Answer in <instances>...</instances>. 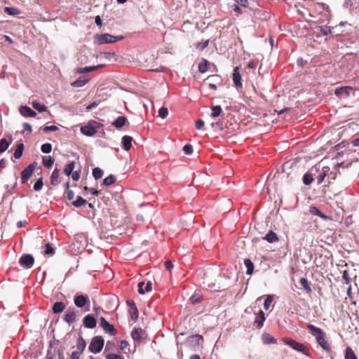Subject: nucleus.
I'll use <instances>...</instances> for the list:
<instances>
[{"label": "nucleus", "mask_w": 359, "mask_h": 359, "mask_svg": "<svg viewBox=\"0 0 359 359\" xmlns=\"http://www.w3.org/2000/svg\"><path fill=\"white\" fill-rule=\"evenodd\" d=\"M273 296L272 295H267L264 302V308L265 310H268L269 307L271 306V304L273 302Z\"/></svg>", "instance_id": "46"}, {"label": "nucleus", "mask_w": 359, "mask_h": 359, "mask_svg": "<svg viewBox=\"0 0 359 359\" xmlns=\"http://www.w3.org/2000/svg\"><path fill=\"white\" fill-rule=\"evenodd\" d=\"M34 163L29 164L26 168H25L21 172L22 182H26L32 176L34 170Z\"/></svg>", "instance_id": "12"}, {"label": "nucleus", "mask_w": 359, "mask_h": 359, "mask_svg": "<svg viewBox=\"0 0 359 359\" xmlns=\"http://www.w3.org/2000/svg\"><path fill=\"white\" fill-rule=\"evenodd\" d=\"M93 175L95 180L100 179L103 175V171L100 168H95L93 170Z\"/></svg>", "instance_id": "45"}, {"label": "nucleus", "mask_w": 359, "mask_h": 359, "mask_svg": "<svg viewBox=\"0 0 359 359\" xmlns=\"http://www.w3.org/2000/svg\"><path fill=\"white\" fill-rule=\"evenodd\" d=\"M66 194H67V198L69 201L73 200V198L74 197V193L73 191L68 189L67 191L66 192Z\"/></svg>", "instance_id": "61"}, {"label": "nucleus", "mask_w": 359, "mask_h": 359, "mask_svg": "<svg viewBox=\"0 0 359 359\" xmlns=\"http://www.w3.org/2000/svg\"><path fill=\"white\" fill-rule=\"evenodd\" d=\"M133 138L128 135H124L122 137L123 147L126 151H129L132 147Z\"/></svg>", "instance_id": "22"}, {"label": "nucleus", "mask_w": 359, "mask_h": 359, "mask_svg": "<svg viewBox=\"0 0 359 359\" xmlns=\"http://www.w3.org/2000/svg\"><path fill=\"white\" fill-rule=\"evenodd\" d=\"M209 67V62L205 59H202L198 65V71L201 73H205L208 71Z\"/></svg>", "instance_id": "31"}, {"label": "nucleus", "mask_w": 359, "mask_h": 359, "mask_svg": "<svg viewBox=\"0 0 359 359\" xmlns=\"http://www.w3.org/2000/svg\"><path fill=\"white\" fill-rule=\"evenodd\" d=\"M81 356L80 352L73 351L70 355V359H79Z\"/></svg>", "instance_id": "64"}, {"label": "nucleus", "mask_w": 359, "mask_h": 359, "mask_svg": "<svg viewBox=\"0 0 359 359\" xmlns=\"http://www.w3.org/2000/svg\"><path fill=\"white\" fill-rule=\"evenodd\" d=\"M20 114L25 117H34L36 113L33 111L30 107L27 106L21 107L20 109Z\"/></svg>", "instance_id": "19"}, {"label": "nucleus", "mask_w": 359, "mask_h": 359, "mask_svg": "<svg viewBox=\"0 0 359 359\" xmlns=\"http://www.w3.org/2000/svg\"><path fill=\"white\" fill-rule=\"evenodd\" d=\"M88 79L80 77L71 83V86L75 88L82 87L87 83Z\"/></svg>", "instance_id": "30"}, {"label": "nucleus", "mask_w": 359, "mask_h": 359, "mask_svg": "<svg viewBox=\"0 0 359 359\" xmlns=\"http://www.w3.org/2000/svg\"><path fill=\"white\" fill-rule=\"evenodd\" d=\"M127 122L126 116H118L113 123L112 125L116 128L119 129L123 127Z\"/></svg>", "instance_id": "27"}, {"label": "nucleus", "mask_w": 359, "mask_h": 359, "mask_svg": "<svg viewBox=\"0 0 359 359\" xmlns=\"http://www.w3.org/2000/svg\"><path fill=\"white\" fill-rule=\"evenodd\" d=\"M142 330L141 329H135L131 333V337L135 341H140Z\"/></svg>", "instance_id": "41"}, {"label": "nucleus", "mask_w": 359, "mask_h": 359, "mask_svg": "<svg viewBox=\"0 0 359 359\" xmlns=\"http://www.w3.org/2000/svg\"><path fill=\"white\" fill-rule=\"evenodd\" d=\"M123 39V36H115L109 34H103L96 36V41L98 44L111 43Z\"/></svg>", "instance_id": "5"}, {"label": "nucleus", "mask_w": 359, "mask_h": 359, "mask_svg": "<svg viewBox=\"0 0 359 359\" xmlns=\"http://www.w3.org/2000/svg\"><path fill=\"white\" fill-rule=\"evenodd\" d=\"M330 169L328 166H324L322 168L320 173L316 177L317 183L318 184H321L323 182L325 177L327 175V173L330 171Z\"/></svg>", "instance_id": "24"}, {"label": "nucleus", "mask_w": 359, "mask_h": 359, "mask_svg": "<svg viewBox=\"0 0 359 359\" xmlns=\"http://www.w3.org/2000/svg\"><path fill=\"white\" fill-rule=\"evenodd\" d=\"M100 325L102 327L105 332L109 334L110 335L114 336L117 333V331L114 328V325L110 324L103 317L100 318Z\"/></svg>", "instance_id": "8"}, {"label": "nucleus", "mask_w": 359, "mask_h": 359, "mask_svg": "<svg viewBox=\"0 0 359 359\" xmlns=\"http://www.w3.org/2000/svg\"><path fill=\"white\" fill-rule=\"evenodd\" d=\"M232 79L234 83V86L236 88V89H241L243 87V84L241 81V75L240 74L238 67H236L233 69Z\"/></svg>", "instance_id": "10"}, {"label": "nucleus", "mask_w": 359, "mask_h": 359, "mask_svg": "<svg viewBox=\"0 0 359 359\" xmlns=\"http://www.w3.org/2000/svg\"><path fill=\"white\" fill-rule=\"evenodd\" d=\"M280 179V174H276L274 175L273 177L268 182V186H270L271 183H273L274 185L276 184L279 180Z\"/></svg>", "instance_id": "53"}, {"label": "nucleus", "mask_w": 359, "mask_h": 359, "mask_svg": "<svg viewBox=\"0 0 359 359\" xmlns=\"http://www.w3.org/2000/svg\"><path fill=\"white\" fill-rule=\"evenodd\" d=\"M4 11L7 14H9L11 15H16L20 13L19 10L14 7H6L4 8Z\"/></svg>", "instance_id": "44"}, {"label": "nucleus", "mask_w": 359, "mask_h": 359, "mask_svg": "<svg viewBox=\"0 0 359 359\" xmlns=\"http://www.w3.org/2000/svg\"><path fill=\"white\" fill-rule=\"evenodd\" d=\"M211 109L212 111L211 114L212 118L218 117L221 114L222 111L221 107L219 105L212 107Z\"/></svg>", "instance_id": "38"}, {"label": "nucleus", "mask_w": 359, "mask_h": 359, "mask_svg": "<svg viewBox=\"0 0 359 359\" xmlns=\"http://www.w3.org/2000/svg\"><path fill=\"white\" fill-rule=\"evenodd\" d=\"M128 306H130V313L132 319L136 320L138 318L139 312L135 306V304L133 302H127Z\"/></svg>", "instance_id": "21"}, {"label": "nucleus", "mask_w": 359, "mask_h": 359, "mask_svg": "<svg viewBox=\"0 0 359 359\" xmlns=\"http://www.w3.org/2000/svg\"><path fill=\"white\" fill-rule=\"evenodd\" d=\"M52 150V145L50 143H46L42 144L41 151L45 154H49Z\"/></svg>", "instance_id": "50"}, {"label": "nucleus", "mask_w": 359, "mask_h": 359, "mask_svg": "<svg viewBox=\"0 0 359 359\" xmlns=\"http://www.w3.org/2000/svg\"><path fill=\"white\" fill-rule=\"evenodd\" d=\"M283 341L285 344L292 347L293 349L297 350L299 352H302L303 353H305L307 351V348L306 346H304L303 344L296 341L294 339H290V338H284L283 339Z\"/></svg>", "instance_id": "6"}, {"label": "nucleus", "mask_w": 359, "mask_h": 359, "mask_svg": "<svg viewBox=\"0 0 359 359\" xmlns=\"http://www.w3.org/2000/svg\"><path fill=\"white\" fill-rule=\"evenodd\" d=\"M60 170L55 168L50 176V184L53 186L57 185L60 182Z\"/></svg>", "instance_id": "25"}, {"label": "nucleus", "mask_w": 359, "mask_h": 359, "mask_svg": "<svg viewBox=\"0 0 359 359\" xmlns=\"http://www.w3.org/2000/svg\"><path fill=\"white\" fill-rule=\"evenodd\" d=\"M34 262V259L33 256L29 254L22 255L19 259L20 264L26 269L31 268L33 266Z\"/></svg>", "instance_id": "9"}, {"label": "nucleus", "mask_w": 359, "mask_h": 359, "mask_svg": "<svg viewBox=\"0 0 359 359\" xmlns=\"http://www.w3.org/2000/svg\"><path fill=\"white\" fill-rule=\"evenodd\" d=\"M306 328L309 330L310 333L316 337L318 344L323 350L327 352L331 351L330 346L325 339V333L322 329L311 324H307Z\"/></svg>", "instance_id": "2"}, {"label": "nucleus", "mask_w": 359, "mask_h": 359, "mask_svg": "<svg viewBox=\"0 0 359 359\" xmlns=\"http://www.w3.org/2000/svg\"><path fill=\"white\" fill-rule=\"evenodd\" d=\"M168 110L167 108L165 107H161L158 110V116L162 118H165L168 116Z\"/></svg>", "instance_id": "51"}, {"label": "nucleus", "mask_w": 359, "mask_h": 359, "mask_svg": "<svg viewBox=\"0 0 359 359\" xmlns=\"http://www.w3.org/2000/svg\"><path fill=\"white\" fill-rule=\"evenodd\" d=\"M313 12L321 14L324 19L328 20L330 17L329 6L325 4L316 3L313 5Z\"/></svg>", "instance_id": "7"}, {"label": "nucleus", "mask_w": 359, "mask_h": 359, "mask_svg": "<svg viewBox=\"0 0 359 359\" xmlns=\"http://www.w3.org/2000/svg\"><path fill=\"white\" fill-rule=\"evenodd\" d=\"M55 253V250L52 247L50 243H46V250L44 251L45 255H53Z\"/></svg>", "instance_id": "48"}, {"label": "nucleus", "mask_w": 359, "mask_h": 359, "mask_svg": "<svg viewBox=\"0 0 359 359\" xmlns=\"http://www.w3.org/2000/svg\"><path fill=\"white\" fill-rule=\"evenodd\" d=\"M54 163V160L50 156H44L43 157V164L48 167L50 168Z\"/></svg>", "instance_id": "43"}, {"label": "nucleus", "mask_w": 359, "mask_h": 359, "mask_svg": "<svg viewBox=\"0 0 359 359\" xmlns=\"http://www.w3.org/2000/svg\"><path fill=\"white\" fill-rule=\"evenodd\" d=\"M11 142V138L9 141L6 140L5 138L0 140V153L4 152L8 148Z\"/></svg>", "instance_id": "32"}, {"label": "nucleus", "mask_w": 359, "mask_h": 359, "mask_svg": "<svg viewBox=\"0 0 359 359\" xmlns=\"http://www.w3.org/2000/svg\"><path fill=\"white\" fill-rule=\"evenodd\" d=\"M77 313L74 309H69L64 316V320L69 325L74 323L76 321Z\"/></svg>", "instance_id": "13"}, {"label": "nucleus", "mask_w": 359, "mask_h": 359, "mask_svg": "<svg viewBox=\"0 0 359 359\" xmlns=\"http://www.w3.org/2000/svg\"><path fill=\"white\" fill-rule=\"evenodd\" d=\"M183 151L186 154H191L193 152V147L191 144H186L183 147Z\"/></svg>", "instance_id": "57"}, {"label": "nucleus", "mask_w": 359, "mask_h": 359, "mask_svg": "<svg viewBox=\"0 0 359 359\" xmlns=\"http://www.w3.org/2000/svg\"><path fill=\"white\" fill-rule=\"evenodd\" d=\"M209 45V39H207L204 41L197 43L196 44V48L199 50H203L206 47Z\"/></svg>", "instance_id": "47"}, {"label": "nucleus", "mask_w": 359, "mask_h": 359, "mask_svg": "<svg viewBox=\"0 0 359 359\" xmlns=\"http://www.w3.org/2000/svg\"><path fill=\"white\" fill-rule=\"evenodd\" d=\"M58 130V128L56 126H45L43 128V131L44 133H48V132H54Z\"/></svg>", "instance_id": "56"}, {"label": "nucleus", "mask_w": 359, "mask_h": 359, "mask_svg": "<svg viewBox=\"0 0 359 359\" xmlns=\"http://www.w3.org/2000/svg\"><path fill=\"white\" fill-rule=\"evenodd\" d=\"M43 187V178L42 177H40L39 179L37 180V181L35 182L34 185V189L35 191H39Z\"/></svg>", "instance_id": "52"}, {"label": "nucleus", "mask_w": 359, "mask_h": 359, "mask_svg": "<svg viewBox=\"0 0 359 359\" xmlns=\"http://www.w3.org/2000/svg\"><path fill=\"white\" fill-rule=\"evenodd\" d=\"M208 88L212 90H216L217 87L223 86V79L218 74L210 75L204 81Z\"/></svg>", "instance_id": "3"}, {"label": "nucleus", "mask_w": 359, "mask_h": 359, "mask_svg": "<svg viewBox=\"0 0 359 359\" xmlns=\"http://www.w3.org/2000/svg\"><path fill=\"white\" fill-rule=\"evenodd\" d=\"M81 132L86 136H93L96 133L97 130L95 127L88 125L82 126L81 128Z\"/></svg>", "instance_id": "20"}, {"label": "nucleus", "mask_w": 359, "mask_h": 359, "mask_svg": "<svg viewBox=\"0 0 359 359\" xmlns=\"http://www.w3.org/2000/svg\"><path fill=\"white\" fill-rule=\"evenodd\" d=\"M317 172L318 169L316 167L312 168L309 172L304 174L303 177V183L305 185H310L314 180L313 175Z\"/></svg>", "instance_id": "14"}, {"label": "nucleus", "mask_w": 359, "mask_h": 359, "mask_svg": "<svg viewBox=\"0 0 359 359\" xmlns=\"http://www.w3.org/2000/svg\"><path fill=\"white\" fill-rule=\"evenodd\" d=\"M138 292L141 294H144L146 292H150L152 289V283L151 281H148L147 284L144 282H140L137 285Z\"/></svg>", "instance_id": "17"}, {"label": "nucleus", "mask_w": 359, "mask_h": 359, "mask_svg": "<svg viewBox=\"0 0 359 359\" xmlns=\"http://www.w3.org/2000/svg\"><path fill=\"white\" fill-rule=\"evenodd\" d=\"M190 300L192 304L198 303L201 301V296L198 294H194L191 297Z\"/></svg>", "instance_id": "54"}, {"label": "nucleus", "mask_w": 359, "mask_h": 359, "mask_svg": "<svg viewBox=\"0 0 359 359\" xmlns=\"http://www.w3.org/2000/svg\"><path fill=\"white\" fill-rule=\"evenodd\" d=\"M104 339L100 336H96L93 338L89 346L88 349L90 352L93 353H100L104 346Z\"/></svg>", "instance_id": "4"}, {"label": "nucleus", "mask_w": 359, "mask_h": 359, "mask_svg": "<svg viewBox=\"0 0 359 359\" xmlns=\"http://www.w3.org/2000/svg\"><path fill=\"white\" fill-rule=\"evenodd\" d=\"M32 104V107L39 112L45 111L47 109V107L44 104H41L36 101H33Z\"/></svg>", "instance_id": "39"}, {"label": "nucleus", "mask_w": 359, "mask_h": 359, "mask_svg": "<svg viewBox=\"0 0 359 359\" xmlns=\"http://www.w3.org/2000/svg\"><path fill=\"white\" fill-rule=\"evenodd\" d=\"M74 165H75V163L74 161L68 163L65 169H64V172L67 175V176H69L72 173V171L74 168Z\"/></svg>", "instance_id": "40"}, {"label": "nucleus", "mask_w": 359, "mask_h": 359, "mask_svg": "<svg viewBox=\"0 0 359 359\" xmlns=\"http://www.w3.org/2000/svg\"><path fill=\"white\" fill-rule=\"evenodd\" d=\"M260 302L261 297H259L256 299L252 306L248 307L245 310V312L247 313L252 312L256 315L254 320V325L258 330H260L263 327L264 323L266 320L264 313L260 309Z\"/></svg>", "instance_id": "1"}, {"label": "nucleus", "mask_w": 359, "mask_h": 359, "mask_svg": "<svg viewBox=\"0 0 359 359\" xmlns=\"http://www.w3.org/2000/svg\"><path fill=\"white\" fill-rule=\"evenodd\" d=\"M264 238L269 243H273L278 240L277 235L273 231L268 233Z\"/></svg>", "instance_id": "36"}, {"label": "nucleus", "mask_w": 359, "mask_h": 359, "mask_svg": "<svg viewBox=\"0 0 359 359\" xmlns=\"http://www.w3.org/2000/svg\"><path fill=\"white\" fill-rule=\"evenodd\" d=\"M83 325L86 327L93 329L96 327L97 321L91 315H87L83 318Z\"/></svg>", "instance_id": "16"}, {"label": "nucleus", "mask_w": 359, "mask_h": 359, "mask_svg": "<svg viewBox=\"0 0 359 359\" xmlns=\"http://www.w3.org/2000/svg\"><path fill=\"white\" fill-rule=\"evenodd\" d=\"M264 341L267 344H275V343H276V339L273 337H272L271 335H270L269 334H267L264 337Z\"/></svg>", "instance_id": "55"}, {"label": "nucleus", "mask_w": 359, "mask_h": 359, "mask_svg": "<svg viewBox=\"0 0 359 359\" xmlns=\"http://www.w3.org/2000/svg\"><path fill=\"white\" fill-rule=\"evenodd\" d=\"M165 267L167 270L170 271L173 268V264L171 261L168 260L165 262Z\"/></svg>", "instance_id": "62"}, {"label": "nucleus", "mask_w": 359, "mask_h": 359, "mask_svg": "<svg viewBox=\"0 0 359 359\" xmlns=\"http://www.w3.org/2000/svg\"><path fill=\"white\" fill-rule=\"evenodd\" d=\"M103 67H104V65H97V66H92V67H83V68H79V69H76V72L79 73V74L87 73V72H92V71L97 70V69L102 68Z\"/></svg>", "instance_id": "26"}, {"label": "nucleus", "mask_w": 359, "mask_h": 359, "mask_svg": "<svg viewBox=\"0 0 359 359\" xmlns=\"http://www.w3.org/2000/svg\"><path fill=\"white\" fill-rule=\"evenodd\" d=\"M345 359H358L353 350L349 346L346 348Z\"/></svg>", "instance_id": "35"}, {"label": "nucleus", "mask_w": 359, "mask_h": 359, "mask_svg": "<svg viewBox=\"0 0 359 359\" xmlns=\"http://www.w3.org/2000/svg\"><path fill=\"white\" fill-rule=\"evenodd\" d=\"M66 308V305L62 302H55L52 308L54 313L57 314L62 313Z\"/></svg>", "instance_id": "23"}, {"label": "nucleus", "mask_w": 359, "mask_h": 359, "mask_svg": "<svg viewBox=\"0 0 359 359\" xmlns=\"http://www.w3.org/2000/svg\"><path fill=\"white\" fill-rule=\"evenodd\" d=\"M320 32L323 36H327L331 33V29L327 26H322L319 27Z\"/></svg>", "instance_id": "49"}, {"label": "nucleus", "mask_w": 359, "mask_h": 359, "mask_svg": "<svg viewBox=\"0 0 359 359\" xmlns=\"http://www.w3.org/2000/svg\"><path fill=\"white\" fill-rule=\"evenodd\" d=\"M23 150L24 144L22 143L18 144L16 149L13 154V156L17 159L20 158L22 155Z\"/></svg>", "instance_id": "34"}, {"label": "nucleus", "mask_w": 359, "mask_h": 359, "mask_svg": "<svg viewBox=\"0 0 359 359\" xmlns=\"http://www.w3.org/2000/svg\"><path fill=\"white\" fill-rule=\"evenodd\" d=\"M354 90L351 86H344L341 88H337L334 90V93L339 97H347L350 95L351 92H353Z\"/></svg>", "instance_id": "11"}, {"label": "nucleus", "mask_w": 359, "mask_h": 359, "mask_svg": "<svg viewBox=\"0 0 359 359\" xmlns=\"http://www.w3.org/2000/svg\"><path fill=\"white\" fill-rule=\"evenodd\" d=\"M300 285L303 287L307 294H311L312 292V289L311 287V284L308 281V280L305 278H301L299 280Z\"/></svg>", "instance_id": "28"}, {"label": "nucleus", "mask_w": 359, "mask_h": 359, "mask_svg": "<svg viewBox=\"0 0 359 359\" xmlns=\"http://www.w3.org/2000/svg\"><path fill=\"white\" fill-rule=\"evenodd\" d=\"M86 203V201L81 196H77L76 200L72 202V205L76 208L81 207Z\"/></svg>", "instance_id": "42"}, {"label": "nucleus", "mask_w": 359, "mask_h": 359, "mask_svg": "<svg viewBox=\"0 0 359 359\" xmlns=\"http://www.w3.org/2000/svg\"><path fill=\"white\" fill-rule=\"evenodd\" d=\"M74 302L77 307L82 308L87 303H89V299L87 295L79 294L74 297Z\"/></svg>", "instance_id": "15"}, {"label": "nucleus", "mask_w": 359, "mask_h": 359, "mask_svg": "<svg viewBox=\"0 0 359 359\" xmlns=\"http://www.w3.org/2000/svg\"><path fill=\"white\" fill-rule=\"evenodd\" d=\"M244 264L247 268L246 273L248 275H251L254 271V264L250 259H245L244 260Z\"/></svg>", "instance_id": "33"}, {"label": "nucleus", "mask_w": 359, "mask_h": 359, "mask_svg": "<svg viewBox=\"0 0 359 359\" xmlns=\"http://www.w3.org/2000/svg\"><path fill=\"white\" fill-rule=\"evenodd\" d=\"M343 279L345 280L346 284H349L351 282V278L348 276V273L346 271H344L342 276Z\"/></svg>", "instance_id": "59"}, {"label": "nucleus", "mask_w": 359, "mask_h": 359, "mask_svg": "<svg viewBox=\"0 0 359 359\" xmlns=\"http://www.w3.org/2000/svg\"><path fill=\"white\" fill-rule=\"evenodd\" d=\"M86 344L85 340L82 337H79L76 341V348L77 351H74V352H80L81 355L86 348Z\"/></svg>", "instance_id": "29"}, {"label": "nucleus", "mask_w": 359, "mask_h": 359, "mask_svg": "<svg viewBox=\"0 0 359 359\" xmlns=\"http://www.w3.org/2000/svg\"><path fill=\"white\" fill-rule=\"evenodd\" d=\"M128 341H125V340H121V342H120V348L121 350H124L125 348H126L128 346Z\"/></svg>", "instance_id": "63"}, {"label": "nucleus", "mask_w": 359, "mask_h": 359, "mask_svg": "<svg viewBox=\"0 0 359 359\" xmlns=\"http://www.w3.org/2000/svg\"><path fill=\"white\" fill-rule=\"evenodd\" d=\"M204 126V121L201 119L196 121V128L198 130H201Z\"/></svg>", "instance_id": "60"}, {"label": "nucleus", "mask_w": 359, "mask_h": 359, "mask_svg": "<svg viewBox=\"0 0 359 359\" xmlns=\"http://www.w3.org/2000/svg\"><path fill=\"white\" fill-rule=\"evenodd\" d=\"M309 212L313 215H318L321 219H323L325 221H330L332 220L331 217L325 215L322 212L320 211V210L315 206H312L310 208Z\"/></svg>", "instance_id": "18"}, {"label": "nucleus", "mask_w": 359, "mask_h": 359, "mask_svg": "<svg viewBox=\"0 0 359 359\" xmlns=\"http://www.w3.org/2000/svg\"><path fill=\"white\" fill-rule=\"evenodd\" d=\"M107 359H124V358L118 354H108L106 355Z\"/></svg>", "instance_id": "58"}, {"label": "nucleus", "mask_w": 359, "mask_h": 359, "mask_svg": "<svg viewBox=\"0 0 359 359\" xmlns=\"http://www.w3.org/2000/svg\"><path fill=\"white\" fill-rule=\"evenodd\" d=\"M116 180V178L113 175H110L109 176L105 177L102 182V185L103 186H109L114 184Z\"/></svg>", "instance_id": "37"}]
</instances>
